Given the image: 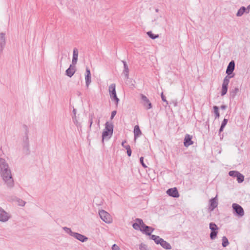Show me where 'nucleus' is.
<instances>
[{
  "label": "nucleus",
  "mask_w": 250,
  "mask_h": 250,
  "mask_svg": "<svg viewBox=\"0 0 250 250\" xmlns=\"http://www.w3.org/2000/svg\"><path fill=\"white\" fill-rule=\"evenodd\" d=\"M0 174L7 187H13L14 180L12 177L11 170L5 160L1 158H0Z\"/></svg>",
  "instance_id": "obj_1"
},
{
  "label": "nucleus",
  "mask_w": 250,
  "mask_h": 250,
  "mask_svg": "<svg viewBox=\"0 0 250 250\" xmlns=\"http://www.w3.org/2000/svg\"><path fill=\"white\" fill-rule=\"evenodd\" d=\"M132 227L136 230H139L147 235H150L154 229L145 224L142 219L136 218L135 222L133 224Z\"/></svg>",
  "instance_id": "obj_2"
},
{
  "label": "nucleus",
  "mask_w": 250,
  "mask_h": 250,
  "mask_svg": "<svg viewBox=\"0 0 250 250\" xmlns=\"http://www.w3.org/2000/svg\"><path fill=\"white\" fill-rule=\"evenodd\" d=\"M63 229L70 236L73 237L75 239L79 240L82 242H86L88 239L87 237L77 232H73L70 228L66 227H63Z\"/></svg>",
  "instance_id": "obj_3"
},
{
  "label": "nucleus",
  "mask_w": 250,
  "mask_h": 250,
  "mask_svg": "<svg viewBox=\"0 0 250 250\" xmlns=\"http://www.w3.org/2000/svg\"><path fill=\"white\" fill-rule=\"evenodd\" d=\"M99 214L101 219L106 223L111 222L112 219L110 215L104 210L101 209L99 211Z\"/></svg>",
  "instance_id": "obj_4"
},
{
  "label": "nucleus",
  "mask_w": 250,
  "mask_h": 250,
  "mask_svg": "<svg viewBox=\"0 0 250 250\" xmlns=\"http://www.w3.org/2000/svg\"><path fill=\"white\" fill-rule=\"evenodd\" d=\"M209 229L211 230L210 238L211 240H214L216 237L218 233L217 230L218 229V228L215 223H210L209 224Z\"/></svg>",
  "instance_id": "obj_5"
},
{
  "label": "nucleus",
  "mask_w": 250,
  "mask_h": 250,
  "mask_svg": "<svg viewBox=\"0 0 250 250\" xmlns=\"http://www.w3.org/2000/svg\"><path fill=\"white\" fill-rule=\"evenodd\" d=\"M140 96L141 98V103L147 110L149 109L152 107V104L149 99L144 94H141Z\"/></svg>",
  "instance_id": "obj_6"
},
{
  "label": "nucleus",
  "mask_w": 250,
  "mask_h": 250,
  "mask_svg": "<svg viewBox=\"0 0 250 250\" xmlns=\"http://www.w3.org/2000/svg\"><path fill=\"white\" fill-rule=\"evenodd\" d=\"M11 218V215L0 207V222H6Z\"/></svg>",
  "instance_id": "obj_7"
},
{
  "label": "nucleus",
  "mask_w": 250,
  "mask_h": 250,
  "mask_svg": "<svg viewBox=\"0 0 250 250\" xmlns=\"http://www.w3.org/2000/svg\"><path fill=\"white\" fill-rule=\"evenodd\" d=\"M232 208L236 213L239 216H243L244 214V209L242 207L237 204L234 203L232 204Z\"/></svg>",
  "instance_id": "obj_8"
},
{
  "label": "nucleus",
  "mask_w": 250,
  "mask_h": 250,
  "mask_svg": "<svg viewBox=\"0 0 250 250\" xmlns=\"http://www.w3.org/2000/svg\"><path fill=\"white\" fill-rule=\"evenodd\" d=\"M209 209L212 211L215 208H216L218 206V199H217V195L216 196L212 199H211L209 201Z\"/></svg>",
  "instance_id": "obj_9"
},
{
  "label": "nucleus",
  "mask_w": 250,
  "mask_h": 250,
  "mask_svg": "<svg viewBox=\"0 0 250 250\" xmlns=\"http://www.w3.org/2000/svg\"><path fill=\"white\" fill-rule=\"evenodd\" d=\"M167 193L170 196L174 198H177L179 197V194L176 188H171L168 189L167 191Z\"/></svg>",
  "instance_id": "obj_10"
},
{
  "label": "nucleus",
  "mask_w": 250,
  "mask_h": 250,
  "mask_svg": "<svg viewBox=\"0 0 250 250\" xmlns=\"http://www.w3.org/2000/svg\"><path fill=\"white\" fill-rule=\"evenodd\" d=\"M235 68V62L233 61H231L227 66L226 73L228 76H231Z\"/></svg>",
  "instance_id": "obj_11"
},
{
  "label": "nucleus",
  "mask_w": 250,
  "mask_h": 250,
  "mask_svg": "<svg viewBox=\"0 0 250 250\" xmlns=\"http://www.w3.org/2000/svg\"><path fill=\"white\" fill-rule=\"evenodd\" d=\"M75 65L71 64L69 67L66 70V75L69 77H71L75 73Z\"/></svg>",
  "instance_id": "obj_12"
},
{
  "label": "nucleus",
  "mask_w": 250,
  "mask_h": 250,
  "mask_svg": "<svg viewBox=\"0 0 250 250\" xmlns=\"http://www.w3.org/2000/svg\"><path fill=\"white\" fill-rule=\"evenodd\" d=\"M192 136L189 134H187L185 136L184 144L186 147H188L193 144V141L191 140Z\"/></svg>",
  "instance_id": "obj_13"
},
{
  "label": "nucleus",
  "mask_w": 250,
  "mask_h": 250,
  "mask_svg": "<svg viewBox=\"0 0 250 250\" xmlns=\"http://www.w3.org/2000/svg\"><path fill=\"white\" fill-rule=\"evenodd\" d=\"M78 58V50L76 48H74L73 51V58L72 60V64L75 65L77 64Z\"/></svg>",
  "instance_id": "obj_14"
},
{
  "label": "nucleus",
  "mask_w": 250,
  "mask_h": 250,
  "mask_svg": "<svg viewBox=\"0 0 250 250\" xmlns=\"http://www.w3.org/2000/svg\"><path fill=\"white\" fill-rule=\"evenodd\" d=\"M112 134L113 133L104 129L102 133V142H104V140H108L110 139Z\"/></svg>",
  "instance_id": "obj_15"
},
{
  "label": "nucleus",
  "mask_w": 250,
  "mask_h": 250,
  "mask_svg": "<svg viewBox=\"0 0 250 250\" xmlns=\"http://www.w3.org/2000/svg\"><path fill=\"white\" fill-rule=\"evenodd\" d=\"M122 62L124 64V70L123 72V74L125 75V78L127 79L129 77V68L128 67V65L126 63V62L124 61H122Z\"/></svg>",
  "instance_id": "obj_16"
},
{
  "label": "nucleus",
  "mask_w": 250,
  "mask_h": 250,
  "mask_svg": "<svg viewBox=\"0 0 250 250\" xmlns=\"http://www.w3.org/2000/svg\"><path fill=\"white\" fill-rule=\"evenodd\" d=\"M134 139L139 137L142 134V132L140 129L139 125H136L134 126Z\"/></svg>",
  "instance_id": "obj_17"
},
{
  "label": "nucleus",
  "mask_w": 250,
  "mask_h": 250,
  "mask_svg": "<svg viewBox=\"0 0 250 250\" xmlns=\"http://www.w3.org/2000/svg\"><path fill=\"white\" fill-rule=\"evenodd\" d=\"M160 242L161 243L160 244L163 248L166 250H170L171 249L170 245L168 243L165 241L162 238Z\"/></svg>",
  "instance_id": "obj_18"
},
{
  "label": "nucleus",
  "mask_w": 250,
  "mask_h": 250,
  "mask_svg": "<svg viewBox=\"0 0 250 250\" xmlns=\"http://www.w3.org/2000/svg\"><path fill=\"white\" fill-rule=\"evenodd\" d=\"M23 127L25 129V136L23 137V143H29V139H28V128L27 125H24Z\"/></svg>",
  "instance_id": "obj_19"
},
{
  "label": "nucleus",
  "mask_w": 250,
  "mask_h": 250,
  "mask_svg": "<svg viewBox=\"0 0 250 250\" xmlns=\"http://www.w3.org/2000/svg\"><path fill=\"white\" fill-rule=\"evenodd\" d=\"M115 87L116 85L115 83H112L109 86V92L110 97H112V95L116 94Z\"/></svg>",
  "instance_id": "obj_20"
},
{
  "label": "nucleus",
  "mask_w": 250,
  "mask_h": 250,
  "mask_svg": "<svg viewBox=\"0 0 250 250\" xmlns=\"http://www.w3.org/2000/svg\"><path fill=\"white\" fill-rule=\"evenodd\" d=\"M234 76V74H233L231 76H228V75H227L225 78L224 79V80H223V83H222V85H225V86H228V84H229V79L232 77H233Z\"/></svg>",
  "instance_id": "obj_21"
},
{
  "label": "nucleus",
  "mask_w": 250,
  "mask_h": 250,
  "mask_svg": "<svg viewBox=\"0 0 250 250\" xmlns=\"http://www.w3.org/2000/svg\"><path fill=\"white\" fill-rule=\"evenodd\" d=\"M104 130L107 131H110L113 133V125L111 123H109L108 122L105 123V126Z\"/></svg>",
  "instance_id": "obj_22"
},
{
  "label": "nucleus",
  "mask_w": 250,
  "mask_h": 250,
  "mask_svg": "<svg viewBox=\"0 0 250 250\" xmlns=\"http://www.w3.org/2000/svg\"><path fill=\"white\" fill-rule=\"evenodd\" d=\"M246 8L244 6L241 7L237 11L236 16L237 17L242 16L245 12H246Z\"/></svg>",
  "instance_id": "obj_23"
},
{
  "label": "nucleus",
  "mask_w": 250,
  "mask_h": 250,
  "mask_svg": "<svg viewBox=\"0 0 250 250\" xmlns=\"http://www.w3.org/2000/svg\"><path fill=\"white\" fill-rule=\"evenodd\" d=\"M239 91V89L237 87H235L234 89H233L230 91V96L232 98H234L237 92Z\"/></svg>",
  "instance_id": "obj_24"
},
{
  "label": "nucleus",
  "mask_w": 250,
  "mask_h": 250,
  "mask_svg": "<svg viewBox=\"0 0 250 250\" xmlns=\"http://www.w3.org/2000/svg\"><path fill=\"white\" fill-rule=\"evenodd\" d=\"M85 83L86 86L88 88L90 83L91 82V75H85Z\"/></svg>",
  "instance_id": "obj_25"
},
{
  "label": "nucleus",
  "mask_w": 250,
  "mask_h": 250,
  "mask_svg": "<svg viewBox=\"0 0 250 250\" xmlns=\"http://www.w3.org/2000/svg\"><path fill=\"white\" fill-rule=\"evenodd\" d=\"M238 174L237 175V176L236 177L237 181L238 183H241L244 180V176L241 173H240L239 172H238Z\"/></svg>",
  "instance_id": "obj_26"
},
{
  "label": "nucleus",
  "mask_w": 250,
  "mask_h": 250,
  "mask_svg": "<svg viewBox=\"0 0 250 250\" xmlns=\"http://www.w3.org/2000/svg\"><path fill=\"white\" fill-rule=\"evenodd\" d=\"M229 244V242L228 239L226 236H223L222 237V246L223 247H226Z\"/></svg>",
  "instance_id": "obj_27"
},
{
  "label": "nucleus",
  "mask_w": 250,
  "mask_h": 250,
  "mask_svg": "<svg viewBox=\"0 0 250 250\" xmlns=\"http://www.w3.org/2000/svg\"><path fill=\"white\" fill-rule=\"evenodd\" d=\"M147 34L149 36V37L152 39H155L159 37L158 35H155L153 34V33L151 31L147 32Z\"/></svg>",
  "instance_id": "obj_28"
},
{
  "label": "nucleus",
  "mask_w": 250,
  "mask_h": 250,
  "mask_svg": "<svg viewBox=\"0 0 250 250\" xmlns=\"http://www.w3.org/2000/svg\"><path fill=\"white\" fill-rule=\"evenodd\" d=\"M214 112L215 115V118H218L220 116V114L218 111V107L217 106H213Z\"/></svg>",
  "instance_id": "obj_29"
},
{
  "label": "nucleus",
  "mask_w": 250,
  "mask_h": 250,
  "mask_svg": "<svg viewBox=\"0 0 250 250\" xmlns=\"http://www.w3.org/2000/svg\"><path fill=\"white\" fill-rule=\"evenodd\" d=\"M228 91V86L223 85L222 87L221 96L225 95Z\"/></svg>",
  "instance_id": "obj_30"
},
{
  "label": "nucleus",
  "mask_w": 250,
  "mask_h": 250,
  "mask_svg": "<svg viewBox=\"0 0 250 250\" xmlns=\"http://www.w3.org/2000/svg\"><path fill=\"white\" fill-rule=\"evenodd\" d=\"M238 171H230L229 172V174L230 176L233 177H237V175L238 174Z\"/></svg>",
  "instance_id": "obj_31"
},
{
  "label": "nucleus",
  "mask_w": 250,
  "mask_h": 250,
  "mask_svg": "<svg viewBox=\"0 0 250 250\" xmlns=\"http://www.w3.org/2000/svg\"><path fill=\"white\" fill-rule=\"evenodd\" d=\"M23 148L28 152L29 150V143H23Z\"/></svg>",
  "instance_id": "obj_32"
},
{
  "label": "nucleus",
  "mask_w": 250,
  "mask_h": 250,
  "mask_svg": "<svg viewBox=\"0 0 250 250\" xmlns=\"http://www.w3.org/2000/svg\"><path fill=\"white\" fill-rule=\"evenodd\" d=\"M112 101H114L116 102V104L117 105L119 102V99L117 97L116 94L112 95V97H110Z\"/></svg>",
  "instance_id": "obj_33"
},
{
  "label": "nucleus",
  "mask_w": 250,
  "mask_h": 250,
  "mask_svg": "<svg viewBox=\"0 0 250 250\" xmlns=\"http://www.w3.org/2000/svg\"><path fill=\"white\" fill-rule=\"evenodd\" d=\"M94 115L93 114H90L89 115V128H91L92 124L93 123V119L94 118Z\"/></svg>",
  "instance_id": "obj_34"
},
{
  "label": "nucleus",
  "mask_w": 250,
  "mask_h": 250,
  "mask_svg": "<svg viewBox=\"0 0 250 250\" xmlns=\"http://www.w3.org/2000/svg\"><path fill=\"white\" fill-rule=\"evenodd\" d=\"M17 202L18 203V205L21 206H24L25 204V202L20 199L17 200Z\"/></svg>",
  "instance_id": "obj_35"
},
{
  "label": "nucleus",
  "mask_w": 250,
  "mask_h": 250,
  "mask_svg": "<svg viewBox=\"0 0 250 250\" xmlns=\"http://www.w3.org/2000/svg\"><path fill=\"white\" fill-rule=\"evenodd\" d=\"M140 250H147V246L143 243H141L139 248Z\"/></svg>",
  "instance_id": "obj_36"
},
{
  "label": "nucleus",
  "mask_w": 250,
  "mask_h": 250,
  "mask_svg": "<svg viewBox=\"0 0 250 250\" xmlns=\"http://www.w3.org/2000/svg\"><path fill=\"white\" fill-rule=\"evenodd\" d=\"M161 97L162 101H164V102H165L166 104H168V102L166 100V98L165 96L164 95V94L163 92L161 94Z\"/></svg>",
  "instance_id": "obj_37"
},
{
  "label": "nucleus",
  "mask_w": 250,
  "mask_h": 250,
  "mask_svg": "<svg viewBox=\"0 0 250 250\" xmlns=\"http://www.w3.org/2000/svg\"><path fill=\"white\" fill-rule=\"evenodd\" d=\"M140 163L142 164V166L144 167H147V166L145 165V164L144 162V158L143 157H141L140 158Z\"/></svg>",
  "instance_id": "obj_38"
},
{
  "label": "nucleus",
  "mask_w": 250,
  "mask_h": 250,
  "mask_svg": "<svg viewBox=\"0 0 250 250\" xmlns=\"http://www.w3.org/2000/svg\"><path fill=\"white\" fill-rule=\"evenodd\" d=\"M126 143V141H124L122 142V146L125 148L126 149H128V147H130L129 145H125V144Z\"/></svg>",
  "instance_id": "obj_39"
},
{
  "label": "nucleus",
  "mask_w": 250,
  "mask_h": 250,
  "mask_svg": "<svg viewBox=\"0 0 250 250\" xmlns=\"http://www.w3.org/2000/svg\"><path fill=\"white\" fill-rule=\"evenodd\" d=\"M157 238H158V239H155V240H154V242L157 244H160V243H161V240L162 239L161 238H160L159 236H157Z\"/></svg>",
  "instance_id": "obj_40"
},
{
  "label": "nucleus",
  "mask_w": 250,
  "mask_h": 250,
  "mask_svg": "<svg viewBox=\"0 0 250 250\" xmlns=\"http://www.w3.org/2000/svg\"><path fill=\"white\" fill-rule=\"evenodd\" d=\"M228 119H224L221 125L224 127H225L226 125H227V124L228 123Z\"/></svg>",
  "instance_id": "obj_41"
},
{
  "label": "nucleus",
  "mask_w": 250,
  "mask_h": 250,
  "mask_svg": "<svg viewBox=\"0 0 250 250\" xmlns=\"http://www.w3.org/2000/svg\"><path fill=\"white\" fill-rule=\"evenodd\" d=\"M126 152H127V155L129 157L131 156L132 151H131L130 147H128V149H126Z\"/></svg>",
  "instance_id": "obj_42"
},
{
  "label": "nucleus",
  "mask_w": 250,
  "mask_h": 250,
  "mask_svg": "<svg viewBox=\"0 0 250 250\" xmlns=\"http://www.w3.org/2000/svg\"><path fill=\"white\" fill-rule=\"evenodd\" d=\"M112 250H120V248L116 244H114L112 247Z\"/></svg>",
  "instance_id": "obj_43"
},
{
  "label": "nucleus",
  "mask_w": 250,
  "mask_h": 250,
  "mask_svg": "<svg viewBox=\"0 0 250 250\" xmlns=\"http://www.w3.org/2000/svg\"><path fill=\"white\" fill-rule=\"evenodd\" d=\"M116 110H114V111H113L112 112H111V119H113V118L114 117V116H115V115L116 114Z\"/></svg>",
  "instance_id": "obj_44"
},
{
  "label": "nucleus",
  "mask_w": 250,
  "mask_h": 250,
  "mask_svg": "<svg viewBox=\"0 0 250 250\" xmlns=\"http://www.w3.org/2000/svg\"><path fill=\"white\" fill-rule=\"evenodd\" d=\"M91 75L90 71L88 67L86 68V75Z\"/></svg>",
  "instance_id": "obj_45"
},
{
  "label": "nucleus",
  "mask_w": 250,
  "mask_h": 250,
  "mask_svg": "<svg viewBox=\"0 0 250 250\" xmlns=\"http://www.w3.org/2000/svg\"><path fill=\"white\" fill-rule=\"evenodd\" d=\"M150 236V238L153 240H155V239H158V238L157 237V236L155 235H149Z\"/></svg>",
  "instance_id": "obj_46"
},
{
  "label": "nucleus",
  "mask_w": 250,
  "mask_h": 250,
  "mask_svg": "<svg viewBox=\"0 0 250 250\" xmlns=\"http://www.w3.org/2000/svg\"><path fill=\"white\" fill-rule=\"evenodd\" d=\"M246 8V13H249V11H250V4L249 5H248V6Z\"/></svg>",
  "instance_id": "obj_47"
},
{
  "label": "nucleus",
  "mask_w": 250,
  "mask_h": 250,
  "mask_svg": "<svg viewBox=\"0 0 250 250\" xmlns=\"http://www.w3.org/2000/svg\"><path fill=\"white\" fill-rule=\"evenodd\" d=\"M226 108H227V106H226V105H222L221 106V108L222 109H226Z\"/></svg>",
  "instance_id": "obj_48"
},
{
  "label": "nucleus",
  "mask_w": 250,
  "mask_h": 250,
  "mask_svg": "<svg viewBox=\"0 0 250 250\" xmlns=\"http://www.w3.org/2000/svg\"><path fill=\"white\" fill-rule=\"evenodd\" d=\"M224 127H224V126H223L221 125V127H220V129H219V131H220V132L222 131L223 130V129H224Z\"/></svg>",
  "instance_id": "obj_49"
},
{
  "label": "nucleus",
  "mask_w": 250,
  "mask_h": 250,
  "mask_svg": "<svg viewBox=\"0 0 250 250\" xmlns=\"http://www.w3.org/2000/svg\"><path fill=\"white\" fill-rule=\"evenodd\" d=\"M100 118H99V119L98 120V121H97V124H98V125H100Z\"/></svg>",
  "instance_id": "obj_50"
},
{
  "label": "nucleus",
  "mask_w": 250,
  "mask_h": 250,
  "mask_svg": "<svg viewBox=\"0 0 250 250\" xmlns=\"http://www.w3.org/2000/svg\"><path fill=\"white\" fill-rule=\"evenodd\" d=\"M73 112L74 113V114H76V110L75 109H74L73 110Z\"/></svg>",
  "instance_id": "obj_51"
},
{
  "label": "nucleus",
  "mask_w": 250,
  "mask_h": 250,
  "mask_svg": "<svg viewBox=\"0 0 250 250\" xmlns=\"http://www.w3.org/2000/svg\"><path fill=\"white\" fill-rule=\"evenodd\" d=\"M156 12H158V9H156Z\"/></svg>",
  "instance_id": "obj_52"
}]
</instances>
